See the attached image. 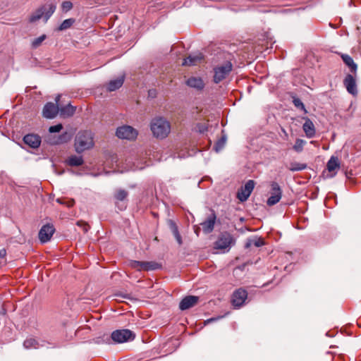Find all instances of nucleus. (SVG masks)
<instances>
[{
    "label": "nucleus",
    "mask_w": 361,
    "mask_h": 361,
    "mask_svg": "<svg viewBox=\"0 0 361 361\" xmlns=\"http://www.w3.org/2000/svg\"><path fill=\"white\" fill-rule=\"evenodd\" d=\"M116 135L120 139L134 140L137 138L138 132L133 127L124 125L116 129Z\"/></svg>",
    "instance_id": "6"
},
{
    "label": "nucleus",
    "mask_w": 361,
    "mask_h": 361,
    "mask_svg": "<svg viewBox=\"0 0 361 361\" xmlns=\"http://www.w3.org/2000/svg\"><path fill=\"white\" fill-rule=\"evenodd\" d=\"M75 22L74 18H68L62 22L59 27L56 29L58 31H63L70 28Z\"/></svg>",
    "instance_id": "31"
},
{
    "label": "nucleus",
    "mask_w": 361,
    "mask_h": 361,
    "mask_svg": "<svg viewBox=\"0 0 361 361\" xmlns=\"http://www.w3.org/2000/svg\"><path fill=\"white\" fill-rule=\"evenodd\" d=\"M124 82V78L121 77L116 80H111L107 85V89L109 91L112 92L115 91L117 89L120 88Z\"/></svg>",
    "instance_id": "24"
},
{
    "label": "nucleus",
    "mask_w": 361,
    "mask_h": 361,
    "mask_svg": "<svg viewBox=\"0 0 361 361\" xmlns=\"http://www.w3.org/2000/svg\"><path fill=\"white\" fill-rule=\"evenodd\" d=\"M111 338L115 343H122L133 341L135 334L129 329H118L111 333Z\"/></svg>",
    "instance_id": "5"
},
{
    "label": "nucleus",
    "mask_w": 361,
    "mask_h": 361,
    "mask_svg": "<svg viewBox=\"0 0 361 361\" xmlns=\"http://www.w3.org/2000/svg\"><path fill=\"white\" fill-rule=\"evenodd\" d=\"M204 59V56L202 53H198L195 55H190L184 59L182 63L183 66H196L200 63Z\"/></svg>",
    "instance_id": "20"
},
{
    "label": "nucleus",
    "mask_w": 361,
    "mask_h": 361,
    "mask_svg": "<svg viewBox=\"0 0 361 361\" xmlns=\"http://www.w3.org/2000/svg\"><path fill=\"white\" fill-rule=\"evenodd\" d=\"M128 192L124 189H117L114 195L115 204L120 210L126 209L127 207Z\"/></svg>",
    "instance_id": "8"
},
{
    "label": "nucleus",
    "mask_w": 361,
    "mask_h": 361,
    "mask_svg": "<svg viewBox=\"0 0 361 361\" xmlns=\"http://www.w3.org/2000/svg\"><path fill=\"white\" fill-rule=\"evenodd\" d=\"M200 227H196L195 228V234L198 236L200 235Z\"/></svg>",
    "instance_id": "42"
},
{
    "label": "nucleus",
    "mask_w": 361,
    "mask_h": 361,
    "mask_svg": "<svg viewBox=\"0 0 361 361\" xmlns=\"http://www.w3.org/2000/svg\"><path fill=\"white\" fill-rule=\"evenodd\" d=\"M65 162L70 166H79L83 164L84 160L82 156L71 155L66 159Z\"/></svg>",
    "instance_id": "22"
},
{
    "label": "nucleus",
    "mask_w": 361,
    "mask_h": 361,
    "mask_svg": "<svg viewBox=\"0 0 361 361\" xmlns=\"http://www.w3.org/2000/svg\"><path fill=\"white\" fill-rule=\"evenodd\" d=\"M235 243V239L228 232L221 233L214 243V247L217 250H228Z\"/></svg>",
    "instance_id": "4"
},
{
    "label": "nucleus",
    "mask_w": 361,
    "mask_h": 361,
    "mask_svg": "<svg viewBox=\"0 0 361 361\" xmlns=\"http://www.w3.org/2000/svg\"><path fill=\"white\" fill-rule=\"evenodd\" d=\"M150 128L155 137L164 139L171 132V124L169 121L163 117H156L152 120Z\"/></svg>",
    "instance_id": "1"
},
{
    "label": "nucleus",
    "mask_w": 361,
    "mask_h": 361,
    "mask_svg": "<svg viewBox=\"0 0 361 361\" xmlns=\"http://www.w3.org/2000/svg\"><path fill=\"white\" fill-rule=\"evenodd\" d=\"M47 39V35H41L40 37H37V38H35L32 42V47L33 49H36L37 47H39L42 43Z\"/></svg>",
    "instance_id": "35"
},
{
    "label": "nucleus",
    "mask_w": 361,
    "mask_h": 361,
    "mask_svg": "<svg viewBox=\"0 0 361 361\" xmlns=\"http://www.w3.org/2000/svg\"><path fill=\"white\" fill-rule=\"evenodd\" d=\"M316 142H316V141H314V140L310 142V143H311V144H312V145H315V143H316Z\"/></svg>",
    "instance_id": "45"
},
{
    "label": "nucleus",
    "mask_w": 361,
    "mask_h": 361,
    "mask_svg": "<svg viewBox=\"0 0 361 361\" xmlns=\"http://www.w3.org/2000/svg\"><path fill=\"white\" fill-rule=\"evenodd\" d=\"M169 227H170L173 234L178 231V226H177L176 224L173 220L169 221Z\"/></svg>",
    "instance_id": "39"
},
{
    "label": "nucleus",
    "mask_w": 361,
    "mask_h": 361,
    "mask_svg": "<svg viewBox=\"0 0 361 361\" xmlns=\"http://www.w3.org/2000/svg\"><path fill=\"white\" fill-rule=\"evenodd\" d=\"M233 70V64L231 61H226L218 64L213 68V80L215 84H219L226 79Z\"/></svg>",
    "instance_id": "3"
},
{
    "label": "nucleus",
    "mask_w": 361,
    "mask_h": 361,
    "mask_svg": "<svg viewBox=\"0 0 361 361\" xmlns=\"http://www.w3.org/2000/svg\"><path fill=\"white\" fill-rule=\"evenodd\" d=\"M94 146L93 135L91 131L79 132L75 140V148L78 153H81Z\"/></svg>",
    "instance_id": "2"
},
{
    "label": "nucleus",
    "mask_w": 361,
    "mask_h": 361,
    "mask_svg": "<svg viewBox=\"0 0 361 361\" xmlns=\"http://www.w3.org/2000/svg\"><path fill=\"white\" fill-rule=\"evenodd\" d=\"M293 104H294V106L296 108L300 109L302 111H303V112L305 114L307 113V111L306 110L305 106L304 104L302 103V102L300 100V99L293 97Z\"/></svg>",
    "instance_id": "33"
},
{
    "label": "nucleus",
    "mask_w": 361,
    "mask_h": 361,
    "mask_svg": "<svg viewBox=\"0 0 361 361\" xmlns=\"http://www.w3.org/2000/svg\"><path fill=\"white\" fill-rule=\"evenodd\" d=\"M6 255V251L5 250H2L0 252V255L1 257L4 256Z\"/></svg>",
    "instance_id": "43"
},
{
    "label": "nucleus",
    "mask_w": 361,
    "mask_h": 361,
    "mask_svg": "<svg viewBox=\"0 0 361 361\" xmlns=\"http://www.w3.org/2000/svg\"><path fill=\"white\" fill-rule=\"evenodd\" d=\"M186 84L188 86L195 88L197 90H202L204 87V82L202 79L197 77H191L188 78L186 81Z\"/></svg>",
    "instance_id": "21"
},
{
    "label": "nucleus",
    "mask_w": 361,
    "mask_h": 361,
    "mask_svg": "<svg viewBox=\"0 0 361 361\" xmlns=\"http://www.w3.org/2000/svg\"><path fill=\"white\" fill-rule=\"evenodd\" d=\"M271 196L268 198L267 204L269 206H273L277 204L282 196V191L279 185L276 182H272L271 184Z\"/></svg>",
    "instance_id": "9"
},
{
    "label": "nucleus",
    "mask_w": 361,
    "mask_h": 361,
    "mask_svg": "<svg viewBox=\"0 0 361 361\" xmlns=\"http://www.w3.org/2000/svg\"><path fill=\"white\" fill-rule=\"evenodd\" d=\"M306 144V141L302 139H296L295 145L293 149L297 152H301L303 150L304 145Z\"/></svg>",
    "instance_id": "32"
},
{
    "label": "nucleus",
    "mask_w": 361,
    "mask_h": 361,
    "mask_svg": "<svg viewBox=\"0 0 361 361\" xmlns=\"http://www.w3.org/2000/svg\"><path fill=\"white\" fill-rule=\"evenodd\" d=\"M72 8H73V4L70 1H66L61 4V9L65 13L71 10Z\"/></svg>",
    "instance_id": "37"
},
{
    "label": "nucleus",
    "mask_w": 361,
    "mask_h": 361,
    "mask_svg": "<svg viewBox=\"0 0 361 361\" xmlns=\"http://www.w3.org/2000/svg\"><path fill=\"white\" fill-rule=\"evenodd\" d=\"M307 167V166L306 164L293 161L290 163L288 169L290 171H299L306 169Z\"/></svg>",
    "instance_id": "30"
},
{
    "label": "nucleus",
    "mask_w": 361,
    "mask_h": 361,
    "mask_svg": "<svg viewBox=\"0 0 361 361\" xmlns=\"http://www.w3.org/2000/svg\"><path fill=\"white\" fill-rule=\"evenodd\" d=\"M226 138L225 136H222L220 139L217 140L214 147V150L218 152L223 149L225 145Z\"/></svg>",
    "instance_id": "34"
},
{
    "label": "nucleus",
    "mask_w": 361,
    "mask_h": 361,
    "mask_svg": "<svg viewBox=\"0 0 361 361\" xmlns=\"http://www.w3.org/2000/svg\"><path fill=\"white\" fill-rule=\"evenodd\" d=\"M343 84H344L347 91L350 94H351L353 95H356L357 94L355 79L354 78V77L352 75L348 74L345 76V78L343 80Z\"/></svg>",
    "instance_id": "15"
},
{
    "label": "nucleus",
    "mask_w": 361,
    "mask_h": 361,
    "mask_svg": "<svg viewBox=\"0 0 361 361\" xmlns=\"http://www.w3.org/2000/svg\"><path fill=\"white\" fill-rule=\"evenodd\" d=\"M60 97H61V95H58L56 97V103L59 102V99H60Z\"/></svg>",
    "instance_id": "44"
},
{
    "label": "nucleus",
    "mask_w": 361,
    "mask_h": 361,
    "mask_svg": "<svg viewBox=\"0 0 361 361\" xmlns=\"http://www.w3.org/2000/svg\"><path fill=\"white\" fill-rule=\"evenodd\" d=\"M56 202H59V204H65L68 207H71L75 204V200L73 199H68L65 197L58 198L56 200Z\"/></svg>",
    "instance_id": "36"
},
{
    "label": "nucleus",
    "mask_w": 361,
    "mask_h": 361,
    "mask_svg": "<svg viewBox=\"0 0 361 361\" xmlns=\"http://www.w3.org/2000/svg\"><path fill=\"white\" fill-rule=\"evenodd\" d=\"M23 141L29 147L37 149L41 144V137L36 134H27L24 136Z\"/></svg>",
    "instance_id": "17"
},
{
    "label": "nucleus",
    "mask_w": 361,
    "mask_h": 361,
    "mask_svg": "<svg viewBox=\"0 0 361 361\" xmlns=\"http://www.w3.org/2000/svg\"><path fill=\"white\" fill-rule=\"evenodd\" d=\"M305 123L302 126V129L305 133V135L308 138L314 137L316 134V129L313 122L307 117H304Z\"/></svg>",
    "instance_id": "19"
},
{
    "label": "nucleus",
    "mask_w": 361,
    "mask_h": 361,
    "mask_svg": "<svg viewBox=\"0 0 361 361\" xmlns=\"http://www.w3.org/2000/svg\"><path fill=\"white\" fill-rule=\"evenodd\" d=\"M264 243H265L264 240L262 238H259V237L255 236L252 238H250L247 240L245 245V247L247 249V248H250V247H252V245H254L257 247H259L264 245Z\"/></svg>",
    "instance_id": "23"
},
{
    "label": "nucleus",
    "mask_w": 361,
    "mask_h": 361,
    "mask_svg": "<svg viewBox=\"0 0 361 361\" xmlns=\"http://www.w3.org/2000/svg\"><path fill=\"white\" fill-rule=\"evenodd\" d=\"M326 169L330 173L327 175L328 178H333L336 174V171L340 169L339 160L336 157H331L328 161Z\"/></svg>",
    "instance_id": "16"
},
{
    "label": "nucleus",
    "mask_w": 361,
    "mask_h": 361,
    "mask_svg": "<svg viewBox=\"0 0 361 361\" xmlns=\"http://www.w3.org/2000/svg\"><path fill=\"white\" fill-rule=\"evenodd\" d=\"M59 112V108L58 104H55L52 102H47L44 108L42 114L43 116L47 118H54L56 116Z\"/></svg>",
    "instance_id": "13"
},
{
    "label": "nucleus",
    "mask_w": 361,
    "mask_h": 361,
    "mask_svg": "<svg viewBox=\"0 0 361 361\" xmlns=\"http://www.w3.org/2000/svg\"><path fill=\"white\" fill-rule=\"evenodd\" d=\"M198 301L199 297L195 295H188L180 302L179 308L181 310H188L195 306Z\"/></svg>",
    "instance_id": "14"
},
{
    "label": "nucleus",
    "mask_w": 361,
    "mask_h": 361,
    "mask_svg": "<svg viewBox=\"0 0 361 361\" xmlns=\"http://www.w3.org/2000/svg\"><path fill=\"white\" fill-rule=\"evenodd\" d=\"M131 268L136 269L138 271H152L161 268V265L156 262H141L137 260H131L129 263Z\"/></svg>",
    "instance_id": "7"
},
{
    "label": "nucleus",
    "mask_w": 361,
    "mask_h": 361,
    "mask_svg": "<svg viewBox=\"0 0 361 361\" xmlns=\"http://www.w3.org/2000/svg\"><path fill=\"white\" fill-rule=\"evenodd\" d=\"M63 128V126L61 124H57L55 126H50L49 128V131L50 133H58Z\"/></svg>",
    "instance_id": "38"
},
{
    "label": "nucleus",
    "mask_w": 361,
    "mask_h": 361,
    "mask_svg": "<svg viewBox=\"0 0 361 361\" xmlns=\"http://www.w3.org/2000/svg\"><path fill=\"white\" fill-rule=\"evenodd\" d=\"M76 224L78 226L82 227L83 231L85 233L87 232L90 228V226L88 225V224L82 221H78Z\"/></svg>",
    "instance_id": "40"
},
{
    "label": "nucleus",
    "mask_w": 361,
    "mask_h": 361,
    "mask_svg": "<svg viewBox=\"0 0 361 361\" xmlns=\"http://www.w3.org/2000/svg\"><path fill=\"white\" fill-rule=\"evenodd\" d=\"M255 183L253 180H249L243 187L238 191L237 197L240 202L246 201L251 195Z\"/></svg>",
    "instance_id": "10"
},
{
    "label": "nucleus",
    "mask_w": 361,
    "mask_h": 361,
    "mask_svg": "<svg viewBox=\"0 0 361 361\" xmlns=\"http://www.w3.org/2000/svg\"><path fill=\"white\" fill-rule=\"evenodd\" d=\"M173 235H174V237L176 238V240H177L178 243L179 245H182V243H183L182 238H181V236H180V233H179V231H178V232H176V233H173Z\"/></svg>",
    "instance_id": "41"
},
{
    "label": "nucleus",
    "mask_w": 361,
    "mask_h": 361,
    "mask_svg": "<svg viewBox=\"0 0 361 361\" xmlns=\"http://www.w3.org/2000/svg\"><path fill=\"white\" fill-rule=\"evenodd\" d=\"M59 112L61 116L63 117L72 116L75 112V107L71 104H68L59 109Z\"/></svg>",
    "instance_id": "26"
},
{
    "label": "nucleus",
    "mask_w": 361,
    "mask_h": 361,
    "mask_svg": "<svg viewBox=\"0 0 361 361\" xmlns=\"http://www.w3.org/2000/svg\"><path fill=\"white\" fill-rule=\"evenodd\" d=\"M216 219V214L212 211L211 215L204 222L201 224L202 226V230L204 233H210L211 232L213 231Z\"/></svg>",
    "instance_id": "18"
},
{
    "label": "nucleus",
    "mask_w": 361,
    "mask_h": 361,
    "mask_svg": "<svg viewBox=\"0 0 361 361\" xmlns=\"http://www.w3.org/2000/svg\"><path fill=\"white\" fill-rule=\"evenodd\" d=\"M247 297V291L243 288H239L233 293L231 303L235 307H240L244 304Z\"/></svg>",
    "instance_id": "12"
},
{
    "label": "nucleus",
    "mask_w": 361,
    "mask_h": 361,
    "mask_svg": "<svg viewBox=\"0 0 361 361\" xmlns=\"http://www.w3.org/2000/svg\"><path fill=\"white\" fill-rule=\"evenodd\" d=\"M42 7H46L44 13V21L47 22L49 18L52 16V14L55 12L56 10V5L54 4H44L42 5Z\"/></svg>",
    "instance_id": "28"
},
{
    "label": "nucleus",
    "mask_w": 361,
    "mask_h": 361,
    "mask_svg": "<svg viewBox=\"0 0 361 361\" xmlns=\"http://www.w3.org/2000/svg\"><path fill=\"white\" fill-rule=\"evenodd\" d=\"M55 232V228L52 224H47L44 225L39 231V239L42 243L49 241Z\"/></svg>",
    "instance_id": "11"
},
{
    "label": "nucleus",
    "mask_w": 361,
    "mask_h": 361,
    "mask_svg": "<svg viewBox=\"0 0 361 361\" xmlns=\"http://www.w3.org/2000/svg\"><path fill=\"white\" fill-rule=\"evenodd\" d=\"M45 9L46 7H42V6L36 9L30 16L29 21L30 23H35L39 20L41 18L44 17Z\"/></svg>",
    "instance_id": "25"
},
{
    "label": "nucleus",
    "mask_w": 361,
    "mask_h": 361,
    "mask_svg": "<svg viewBox=\"0 0 361 361\" xmlns=\"http://www.w3.org/2000/svg\"><path fill=\"white\" fill-rule=\"evenodd\" d=\"M341 58L343 62L348 66L352 72H355L357 69V65L354 63L352 57L348 54H342Z\"/></svg>",
    "instance_id": "29"
},
{
    "label": "nucleus",
    "mask_w": 361,
    "mask_h": 361,
    "mask_svg": "<svg viewBox=\"0 0 361 361\" xmlns=\"http://www.w3.org/2000/svg\"><path fill=\"white\" fill-rule=\"evenodd\" d=\"M23 346L26 349H37L40 346V345L36 338L33 337H29L24 341Z\"/></svg>",
    "instance_id": "27"
}]
</instances>
